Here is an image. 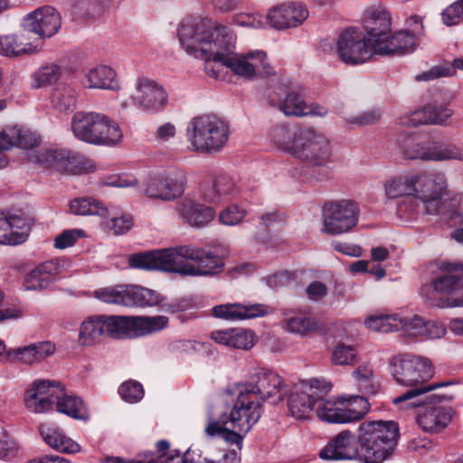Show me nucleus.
I'll use <instances>...</instances> for the list:
<instances>
[{
	"label": "nucleus",
	"instance_id": "nucleus-1",
	"mask_svg": "<svg viewBox=\"0 0 463 463\" xmlns=\"http://www.w3.org/2000/svg\"><path fill=\"white\" fill-rule=\"evenodd\" d=\"M178 38L188 54L205 60L206 73L215 79L221 78L220 66H225L245 79L273 73L266 54L261 51L233 54L235 34L229 27L211 20L183 21L178 28Z\"/></svg>",
	"mask_w": 463,
	"mask_h": 463
},
{
	"label": "nucleus",
	"instance_id": "nucleus-2",
	"mask_svg": "<svg viewBox=\"0 0 463 463\" xmlns=\"http://www.w3.org/2000/svg\"><path fill=\"white\" fill-rule=\"evenodd\" d=\"M281 377L272 371L259 370L246 383L233 388L236 396L229 415L208 418L206 434H246L255 425L262 413L261 404L265 400L280 402L286 392Z\"/></svg>",
	"mask_w": 463,
	"mask_h": 463
},
{
	"label": "nucleus",
	"instance_id": "nucleus-3",
	"mask_svg": "<svg viewBox=\"0 0 463 463\" xmlns=\"http://www.w3.org/2000/svg\"><path fill=\"white\" fill-rule=\"evenodd\" d=\"M413 200L399 204L398 212L413 217L420 212V203L429 215L449 214V219L458 216L457 207L460 204L459 194L449 196L448 181L440 173H415Z\"/></svg>",
	"mask_w": 463,
	"mask_h": 463
},
{
	"label": "nucleus",
	"instance_id": "nucleus-4",
	"mask_svg": "<svg viewBox=\"0 0 463 463\" xmlns=\"http://www.w3.org/2000/svg\"><path fill=\"white\" fill-rule=\"evenodd\" d=\"M392 374L398 384L411 387V390L394 398V404H400L420 394L455 384V382L451 381L425 384L434 374L432 364L425 357L410 354L397 355L392 359Z\"/></svg>",
	"mask_w": 463,
	"mask_h": 463
},
{
	"label": "nucleus",
	"instance_id": "nucleus-5",
	"mask_svg": "<svg viewBox=\"0 0 463 463\" xmlns=\"http://www.w3.org/2000/svg\"><path fill=\"white\" fill-rule=\"evenodd\" d=\"M71 130L80 141L98 146H115L122 141L118 124L103 113L79 111L71 118Z\"/></svg>",
	"mask_w": 463,
	"mask_h": 463
},
{
	"label": "nucleus",
	"instance_id": "nucleus-6",
	"mask_svg": "<svg viewBox=\"0 0 463 463\" xmlns=\"http://www.w3.org/2000/svg\"><path fill=\"white\" fill-rule=\"evenodd\" d=\"M229 126L215 115H202L190 120L186 137L191 149L201 153L221 151L229 139Z\"/></svg>",
	"mask_w": 463,
	"mask_h": 463
},
{
	"label": "nucleus",
	"instance_id": "nucleus-7",
	"mask_svg": "<svg viewBox=\"0 0 463 463\" xmlns=\"http://www.w3.org/2000/svg\"><path fill=\"white\" fill-rule=\"evenodd\" d=\"M221 257L191 245L176 246L175 273L186 276H212L223 269Z\"/></svg>",
	"mask_w": 463,
	"mask_h": 463
},
{
	"label": "nucleus",
	"instance_id": "nucleus-8",
	"mask_svg": "<svg viewBox=\"0 0 463 463\" xmlns=\"http://www.w3.org/2000/svg\"><path fill=\"white\" fill-rule=\"evenodd\" d=\"M332 146L321 132L305 128L297 131L296 146L292 156L313 166H324L330 162Z\"/></svg>",
	"mask_w": 463,
	"mask_h": 463
},
{
	"label": "nucleus",
	"instance_id": "nucleus-9",
	"mask_svg": "<svg viewBox=\"0 0 463 463\" xmlns=\"http://www.w3.org/2000/svg\"><path fill=\"white\" fill-rule=\"evenodd\" d=\"M360 209L350 199L326 202L323 207L322 232L329 235H340L352 231L358 223Z\"/></svg>",
	"mask_w": 463,
	"mask_h": 463
},
{
	"label": "nucleus",
	"instance_id": "nucleus-10",
	"mask_svg": "<svg viewBox=\"0 0 463 463\" xmlns=\"http://www.w3.org/2000/svg\"><path fill=\"white\" fill-rule=\"evenodd\" d=\"M421 295L430 305L440 308L463 307L462 278L451 268L437 277L431 286L423 288Z\"/></svg>",
	"mask_w": 463,
	"mask_h": 463
},
{
	"label": "nucleus",
	"instance_id": "nucleus-11",
	"mask_svg": "<svg viewBox=\"0 0 463 463\" xmlns=\"http://www.w3.org/2000/svg\"><path fill=\"white\" fill-rule=\"evenodd\" d=\"M369 404L363 396H354L346 401L321 400L317 405V418L326 423H348L360 420L368 411Z\"/></svg>",
	"mask_w": 463,
	"mask_h": 463
},
{
	"label": "nucleus",
	"instance_id": "nucleus-12",
	"mask_svg": "<svg viewBox=\"0 0 463 463\" xmlns=\"http://www.w3.org/2000/svg\"><path fill=\"white\" fill-rule=\"evenodd\" d=\"M167 101V92L161 84L154 80L140 77L137 79L129 99L123 100L121 107L128 109L133 105L141 111L156 113L166 107Z\"/></svg>",
	"mask_w": 463,
	"mask_h": 463
},
{
	"label": "nucleus",
	"instance_id": "nucleus-13",
	"mask_svg": "<svg viewBox=\"0 0 463 463\" xmlns=\"http://www.w3.org/2000/svg\"><path fill=\"white\" fill-rule=\"evenodd\" d=\"M185 177L178 170L163 171L151 175L143 184L142 193L153 199L173 201L184 192Z\"/></svg>",
	"mask_w": 463,
	"mask_h": 463
},
{
	"label": "nucleus",
	"instance_id": "nucleus-14",
	"mask_svg": "<svg viewBox=\"0 0 463 463\" xmlns=\"http://www.w3.org/2000/svg\"><path fill=\"white\" fill-rule=\"evenodd\" d=\"M376 48L362 33L355 30L343 32L337 41V54L346 64H360L367 61Z\"/></svg>",
	"mask_w": 463,
	"mask_h": 463
},
{
	"label": "nucleus",
	"instance_id": "nucleus-15",
	"mask_svg": "<svg viewBox=\"0 0 463 463\" xmlns=\"http://www.w3.org/2000/svg\"><path fill=\"white\" fill-rule=\"evenodd\" d=\"M325 383L318 379L303 381L296 386L288 400V410L296 419L309 417L314 406L317 407L318 398L327 392Z\"/></svg>",
	"mask_w": 463,
	"mask_h": 463
},
{
	"label": "nucleus",
	"instance_id": "nucleus-16",
	"mask_svg": "<svg viewBox=\"0 0 463 463\" xmlns=\"http://www.w3.org/2000/svg\"><path fill=\"white\" fill-rule=\"evenodd\" d=\"M61 394V384L56 381L36 379L25 389L24 403L33 413H44L53 409L55 399Z\"/></svg>",
	"mask_w": 463,
	"mask_h": 463
},
{
	"label": "nucleus",
	"instance_id": "nucleus-17",
	"mask_svg": "<svg viewBox=\"0 0 463 463\" xmlns=\"http://www.w3.org/2000/svg\"><path fill=\"white\" fill-rule=\"evenodd\" d=\"M36 162L44 168L70 174L88 172L94 168L90 160L63 149L40 150L36 155Z\"/></svg>",
	"mask_w": 463,
	"mask_h": 463
},
{
	"label": "nucleus",
	"instance_id": "nucleus-18",
	"mask_svg": "<svg viewBox=\"0 0 463 463\" xmlns=\"http://www.w3.org/2000/svg\"><path fill=\"white\" fill-rule=\"evenodd\" d=\"M115 318L117 339L142 337L157 333L168 325V317L165 316H115Z\"/></svg>",
	"mask_w": 463,
	"mask_h": 463
},
{
	"label": "nucleus",
	"instance_id": "nucleus-19",
	"mask_svg": "<svg viewBox=\"0 0 463 463\" xmlns=\"http://www.w3.org/2000/svg\"><path fill=\"white\" fill-rule=\"evenodd\" d=\"M61 16L52 6H43L27 14L23 23L24 33L28 36L33 33L31 41L39 43L42 48V39L54 35L61 27Z\"/></svg>",
	"mask_w": 463,
	"mask_h": 463
},
{
	"label": "nucleus",
	"instance_id": "nucleus-20",
	"mask_svg": "<svg viewBox=\"0 0 463 463\" xmlns=\"http://www.w3.org/2000/svg\"><path fill=\"white\" fill-rule=\"evenodd\" d=\"M115 316H91L81 322L79 328L78 344L80 346H92L104 336L117 338Z\"/></svg>",
	"mask_w": 463,
	"mask_h": 463
},
{
	"label": "nucleus",
	"instance_id": "nucleus-21",
	"mask_svg": "<svg viewBox=\"0 0 463 463\" xmlns=\"http://www.w3.org/2000/svg\"><path fill=\"white\" fill-rule=\"evenodd\" d=\"M176 246L133 254L128 265L133 269L163 270L175 273Z\"/></svg>",
	"mask_w": 463,
	"mask_h": 463
},
{
	"label": "nucleus",
	"instance_id": "nucleus-22",
	"mask_svg": "<svg viewBox=\"0 0 463 463\" xmlns=\"http://www.w3.org/2000/svg\"><path fill=\"white\" fill-rule=\"evenodd\" d=\"M308 17V10L300 2L288 1L269 9L267 20L279 30L297 27Z\"/></svg>",
	"mask_w": 463,
	"mask_h": 463
},
{
	"label": "nucleus",
	"instance_id": "nucleus-23",
	"mask_svg": "<svg viewBox=\"0 0 463 463\" xmlns=\"http://www.w3.org/2000/svg\"><path fill=\"white\" fill-rule=\"evenodd\" d=\"M404 156L409 159L442 161L449 159H463V152L451 145H423L409 142L403 148Z\"/></svg>",
	"mask_w": 463,
	"mask_h": 463
},
{
	"label": "nucleus",
	"instance_id": "nucleus-24",
	"mask_svg": "<svg viewBox=\"0 0 463 463\" xmlns=\"http://www.w3.org/2000/svg\"><path fill=\"white\" fill-rule=\"evenodd\" d=\"M399 436H362L359 461L383 463L392 453Z\"/></svg>",
	"mask_w": 463,
	"mask_h": 463
},
{
	"label": "nucleus",
	"instance_id": "nucleus-25",
	"mask_svg": "<svg viewBox=\"0 0 463 463\" xmlns=\"http://www.w3.org/2000/svg\"><path fill=\"white\" fill-rule=\"evenodd\" d=\"M362 436H335L319 452L324 460L358 459Z\"/></svg>",
	"mask_w": 463,
	"mask_h": 463
},
{
	"label": "nucleus",
	"instance_id": "nucleus-26",
	"mask_svg": "<svg viewBox=\"0 0 463 463\" xmlns=\"http://www.w3.org/2000/svg\"><path fill=\"white\" fill-rule=\"evenodd\" d=\"M453 114L448 105L429 104L419 110L400 117V124L417 127L420 124H443Z\"/></svg>",
	"mask_w": 463,
	"mask_h": 463
},
{
	"label": "nucleus",
	"instance_id": "nucleus-27",
	"mask_svg": "<svg viewBox=\"0 0 463 463\" xmlns=\"http://www.w3.org/2000/svg\"><path fill=\"white\" fill-rule=\"evenodd\" d=\"M177 212L182 221L194 228L205 227L215 218L213 208L189 198L178 203Z\"/></svg>",
	"mask_w": 463,
	"mask_h": 463
},
{
	"label": "nucleus",
	"instance_id": "nucleus-28",
	"mask_svg": "<svg viewBox=\"0 0 463 463\" xmlns=\"http://www.w3.org/2000/svg\"><path fill=\"white\" fill-rule=\"evenodd\" d=\"M84 84L89 89L111 91L121 90V84L116 71L107 65L99 64L87 71Z\"/></svg>",
	"mask_w": 463,
	"mask_h": 463
},
{
	"label": "nucleus",
	"instance_id": "nucleus-29",
	"mask_svg": "<svg viewBox=\"0 0 463 463\" xmlns=\"http://www.w3.org/2000/svg\"><path fill=\"white\" fill-rule=\"evenodd\" d=\"M268 313V307L262 305L242 306L241 304H222L213 307L214 317L236 321L262 317Z\"/></svg>",
	"mask_w": 463,
	"mask_h": 463
},
{
	"label": "nucleus",
	"instance_id": "nucleus-30",
	"mask_svg": "<svg viewBox=\"0 0 463 463\" xmlns=\"http://www.w3.org/2000/svg\"><path fill=\"white\" fill-rule=\"evenodd\" d=\"M211 339L217 344L242 350L252 348L256 343L255 334L244 328L216 330L211 333Z\"/></svg>",
	"mask_w": 463,
	"mask_h": 463
},
{
	"label": "nucleus",
	"instance_id": "nucleus-31",
	"mask_svg": "<svg viewBox=\"0 0 463 463\" xmlns=\"http://www.w3.org/2000/svg\"><path fill=\"white\" fill-rule=\"evenodd\" d=\"M36 42L31 41L24 29L19 34L0 36V54L12 57L36 52L40 50V44Z\"/></svg>",
	"mask_w": 463,
	"mask_h": 463
},
{
	"label": "nucleus",
	"instance_id": "nucleus-32",
	"mask_svg": "<svg viewBox=\"0 0 463 463\" xmlns=\"http://www.w3.org/2000/svg\"><path fill=\"white\" fill-rule=\"evenodd\" d=\"M453 411L444 407L424 408L417 416V423L423 431H442L451 421Z\"/></svg>",
	"mask_w": 463,
	"mask_h": 463
},
{
	"label": "nucleus",
	"instance_id": "nucleus-33",
	"mask_svg": "<svg viewBox=\"0 0 463 463\" xmlns=\"http://www.w3.org/2000/svg\"><path fill=\"white\" fill-rule=\"evenodd\" d=\"M61 265L58 260H47L33 270L25 277L24 287L28 290L43 289L49 287L53 278L61 272Z\"/></svg>",
	"mask_w": 463,
	"mask_h": 463
},
{
	"label": "nucleus",
	"instance_id": "nucleus-34",
	"mask_svg": "<svg viewBox=\"0 0 463 463\" xmlns=\"http://www.w3.org/2000/svg\"><path fill=\"white\" fill-rule=\"evenodd\" d=\"M39 137L29 129L14 127L0 131V149L17 146L23 149L37 146Z\"/></svg>",
	"mask_w": 463,
	"mask_h": 463
},
{
	"label": "nucleus",
	"instance_id": "nucleus-35",
	"mask_svg": "<svg viewBox=\"0 0 463 463\" xmlns=\"http://www.w3.org/2000/svg\"><path fill=\"white\" fill-rule=\"evenodd\" d=\"M415 173H405L394 175L383 184L384 194L389 199L406 197L408 203L413 200Z\"/></svg>",
	"mask_w": 463,
	"mask_h": 463
},
{
	"label": "nucleus",
	"instance_id": "nucleus-36",
	"mask_svg": "<svg viewBox=\"0 0 463 463\" xmlns=\"http://www.w3.org/2000/svg\"><path fill=\"white\" fill-rule=\"evenodd\" d=\"M55 399L56 411L75 420L87 421L90 419L88 409L81 398L67 393L61 385V394Z\"/></svg>",
	"mask_w": 463,
	"mask_h": 463
},
{
	"label": "nucleus",
	"instance_id": "nucleus-37",
	"mask_svg": "<svg viewBox=\"0 0 463 463\" xmlns=\"http://www.w3.org/2000/svg\"><path fill=\"white\" fill-rule=\"evenodd\" d=\"M415 36L408 31L398 32L394 34L389 33L383 39H378L376 43L377 54L401 53L403 51L411 49L415 45Z\"/></svg>",
	"mask_w": 463,
	"mask_h": 463
},
{
	"label": "nucleus",
	"instance_id": "nucleus-38",
	"mask_svg": "<svg viewBox=\"0 0 463 463\" xmlns=\"http://www.w3.org/2000/svg\"><path fill=\"white\" fill-rule=\"evenodd\" d=\"M365 23L368 41L376 48L378 39H383L391 33V16L385 10H373Z\"/></svg>",
	"mask_w": 463,
	"mask_h": 463
},
{
	"label": "nucleus",
	"instance_id": "nucleus-39",
	"mask_svg": "<svg viewBox=\"0 0 463 463\" xmlns=\"http://www.w3.org/2000/svg\"><path fill=\"white\" fill-rule=\"evenodd\" d=\"M162 298L154 290L133 285H125V307H154Z\"/></svg>",
	"mask_w": 463,
	"mask_h": 463
},
{
	"label": "nucleus",
	"instance_id": "nucleus-40",
	"mask_svg": "<svg viewBox=\"0 0 463 463\" xmlns=\"http://www.w3.org/2000/svg\"><path fill=\"white\" fill-rule=\"evenodd\" d=\"M268 137L277 149L292 156L296 146L297 131L292 132L285 124H278L269 130Z\"/></svg>",
	"mask_w": 463,
	"mask_h": 463
},
{
	"label": "nucleus",
	"instance_id": "nucleus-41",
	"mask_svg": "<svg viewBox=\"0 0 463 463\" xmlns=\"http://www.w3.org/2000/svg\"><path fill=\"white\" fill-rule=\"evenodd\" d=\"M77 90L71 85L61 83L55 87L52 94V107L60 112L72 111L77 104Z\"/></svg>",
	"mask_w": 463,
	"mask_h": 463
},
{
	"label": "nucleus",
	"instance_id": "nucleus-42",
	"mask_svg": "<svg viewBox=\"0 0 463 463\" xmlns=\"http://www.w3.org/2000/svg\"><path fill=\"white\" fill-rule=\"evenodd\" d=\"M281 325L286 332L300 337L308 336L319 328V324L316 319L306 316L286 317Z\"/></svg>",
	"mask_w": 463,
	"mask_h": 463
},
{
	"label": "nucleus",
	"instance_id": "nucleus-43",
	"mask_svg": "<svg viewBox=\"0 0 463 463\" xmlns=\"http://www.w3.org/2000/svg\"><path fill=\"white\" fill-rule=\"evenodd\" d=\"M367 329L374 332L390 333L400 330L402 322L399 314H376L364 320Z\"/></svg>",
	"mask_w": 463,
	"mask_h": 463
},
{
	"label": "nucleus",
	"instance_id": "nucleus-44",
	"mask_svg": "<svg viewBox=\"0 0 463 463\" xmlns=\"http://www.w3.org/2000/svg\"><path fill=\"white\" fill-rule=\"evenodd\" d=\"M70 210L76 215H97L108 218L109 209L98 200L91 197L75 198L70 202Z\"/></svg>",
	"mask_w": 463,
	"mask_h": 463
},
{
	"label": "nucleus",
	"instance_id": "nucleus-45",
	"mask_svg": "<svg viewBox=\"0 0 463 463\" xmlns=\"http://www.w3.org/2000/svg\"><path fill=\"white\" fill-rule=\"evenodd\" d=\"M218 446L223 452L221 460L213 463H241L239 455L242 448L243 436H218Z\"/></svg>",
	"mask_w": 463,
	"mask_h": 463
},
{
	"label": "nucleus",
	"instance_id": "nucleus-46",
	"mask_svg": "<svg viewBox=\"0 0 463 463\" xmlns=\"http://www.w3.org/2000/svg\"><path fill=\"white\" fill-rule=\"evenodd\" d=\"M7 244L17 245L25 241L31 228L29 221L17 215L7 216Z\"/></svg>",
	"mask_w": 463,
	"mask_h": 463
},
{
	"label": "nucleus",
	"instance_id": "nucleus-47",
	"mask_svg": "<svg viewBox=\"0 0 463 463\" xmlns=\"http://www.w3.org/2000/svg\"><path fill=\"white\" fill-rule=\"evenodd\" d=\"M330 362L335 366H353L358 362V351L354 345L338 343L331 350Z\"/></svg>",
	"mask_w": 463,
	"mask_h": 463
},
{
	"label": "nucleus",
	"instance_id": "nucleus-48",
	"mask_svg": "<svg viewBox=\"0 0 463 463\" xmlns=\"http://www.w3.org/2000/svg\"><path fill=\"white\" fill-rule=\"evenodd\" d=\"M356 385L364 393L374 394L379 383L370 364H362L358 366L352 373Z\"/></svg>",
	"mask_w": 463,
	"mask_h": 463
},
{
	"label": "nucleus",
	"instance_id": "nucleus-49",
	"mask_svg": "<svg viewBox=\"0 0 463 463\" xmlns=\"http://www.w3.org/2000/svg\"><path fill=\"white\" fill-rule=\"evenodd\" d=\"M108 217L109 219L106 222L105 228L115 236L125 234L133 227L134 219L130 213L117 212Z\"/></svg>",
	"mask_w": 463,
	"mask_h": 463
},
{
	"label": "nucleus",
	"instance_id": "nucleus-50",
	"mask_svg": "<svg viewBox=\"0 0 463 463\" xmlns=\"http://www.w3.org/2000/svg\"><path fill=\"white\" fill-rule=\"evenodd\" d=\"M306 105V102L299 94L291 91L279 103V108L287 116L302 117L307 116Z\"/></svg>",
	"mask_w": 463,
	"mask_h": 463
},
{
	"label": "nucleus",
	"instance_id": "nucleus-51",
	"mask_svg": "<svg viewBox=\"0 0 463 463\" xmlns=\"http://www.w3.org/2000/svg\"><path fill=\"white\" fill-rule=\"evenodd\" d=\"M399 430V425L395 420H368L359 426V434H398Z\"/></svg>",
	"mask_w": 463,
	"mask_h": 463
},
{
	"label": "nucleus",
	"instance_id": "nucleus-52",
	"mask_svg": "<svg viewBox=\"0 0 463 463\" xmlns=\"http://www.w3.org/2000/svg\"><path fill=\"white\" fill-rule=\"evenodd\" d=\"M43 439L48 446L61 453L80 451V445L70 436H43Z\"/></svg>",
	"mask_w": 463,
	"mask_h": 463
},
{
	"label": "nucleus",
	"instance_id": "nucleus-53",
	"mask_svg": "<svg viewBox=\"0 0 463 463\" xmlns=\"http://www.w3.org/2000/svg\"><path fill=\"white\" fill-rule=\"evenodd\" d=\"M94 297L104 303L125 306V285L98 289Z\"/></svg>",
	"mask_w": 463,
	"mask_h": 463
},
{
	"label": "nucleus",
	"instance_id": "nucleus-54",
	"mask_svg": "<svg viewBox=\"0 0 463 463\" xmlns=\"http://www.w3.org/2000/svg\"><path fill=\"white\" fill-rule=\"evenodd\" d=\"M61 69L54 63L47 64L42 67L34 76L37 87L51 85L55 83L61 76Z\"/></svg>",
	"mask_w": 463,
	"mask_h": 463
},
{
	"label": "nucleus",
	"instance_id": "nucleus-55",
	"mask_svg": "<svg viewBox=\"0 0 463 463\" xmlns=\"http://www.w3.org/2000/svg\"><path fill=\"white\" fill-rule=\"evenodd\" d=\"M245 216V209L236 204H231L220 212L218 218L223 225L235 226L240 224Z\"/></svg>",
	"mask_w": 463,
	"mask_h": 463
},
{
	"label": "nucleus",
	"instance_id": "nucleus-56",
	"mask_svg": "<svg viewBox=\"0 0 463 463\" xmlns=\"http://www.w3.org/2000/svg\"><path fill=\"white\" fill-rule=\"evenodd\" d=\"M441 19L445 25L453 26L463 22V0H458L441 13Z\"/></svg>",
	"mask_w": 463,
	"mask_h": 463
},
{
	"label": "nucleus",
	"instance_id": "nucleus-57",
	"mask_svg": "<svg viewBox=\"0 0 463 463\" xmlns=\"http://www.w3.org/2000/svg\"><path fill=\"white\" fill-rule=\"evenodd\" d=\"M118 392L123 400L130 403L139 402L144 396L143 386L135 381H128L122 383L118 389Z\"/></svg>",
	"mask_w": 463,
	"mask_h": 463
},
{
	"label": "nucleus",
	"instance_id": "nucleus-58",
	"mask_svg": "<svg viewBox=\"0 0 463 463\" xmlns=\"http://www.w3.org/2000/svg\"><path fill=\"white\" fill-rule=\"evenodd\" d=\"M401 327L405 335L411 337L422 336L425 321L420 316L414 315L411 317H401Z\"/></svg>",
	"mask_w": 463,
	"mask_h": 463
},
{
	"label": "nucleus",
	"instance_id": "nucleus-59",
	"mask_svg": "<svg viewBox=\"0 0 463 463\" xmlns=\"http://www.w3.org/2000/svg\"><path fill=\"white\" fill-rule=\"evenodd\" d=\"M144 463H184V452L175 450V453H164L159 455L149 454L144 458Z\"/></svg>",
	"mask_w": 463,
	"mask_h": 463
},
{
	"label": "nucleus",
	"instance_id": "nucleus-60",
	"mask_svg": "<svg viewBox=\"0 0 463 463\" xmlns=\"http://www.w3.org/2000/svg\"><path fill=\"white\" fill-rule=\"evenodd\" d=\"M18 449L19 446L12 436H0V459L11 460Z\"/></svg>",
	"mask_w": 463,
	"mask_h": 463
},
{
	"label": "nucleus",
	"instance_id": "nucleus-61",
	"mask_svg": "<svg viewBox=\"0 0 463 463\" xmlns=\"http://www.w3.org/2000/svg\"><path fill=\"white\" fill-rule=\"evenodd\" d=\"M82 235V230H66L55 238L54 246L61 250L66 249L72 246Z\"/></svg>",
	"mask_w": 463,
	"mask_h": 463
},
{
	"label": "nucleus",
	"instance_id": "nucleus-62",
	"mask_svg": "<svg viewBox=\"0 0 463 463\" xmlns=\"http://www.w3.org/2000/svg\"><path fill=\"white\" fill-rule=\"evenodd\" d=\"M221 201L226 196L235 194L238 189L234 181L228 175H220L214 179Z\"/></svg>",
	"mask_w": 463,
	"mask_h": 463
},
{
	"label": "nucleus",
	"instance_id": "nucleus-63",
	"mask_svg": "<svg viewBox=\"0 0 463 463\" xmlns=\"http://www.w3.org/2000/svg\"><path fill=\"white\" fill-rule=\"evenodd\" d=\"M221 201L226 196L235 194L238 189L234 181L228 175H220L214 179Z\"/></svg>",
	"mask_w": 463,
	"mask_h": 463
},
{
	"label": "nucleus",
	"instance_id": "nucleus-64",
	"mask_svg": "<svg viewBox=\"0 0 463 463\" xmlns=\"http://www.w3.org/2000/svg\"><path fill=\"white\" fill-rule=\"evenodd\" d=\"M8 354L13 359L26 364H37L33 350L31 345L23 347H17L10 350Z\"/></svg>",
	"mask_w": 463,
	"mask_h": 463
}]
</instances>
